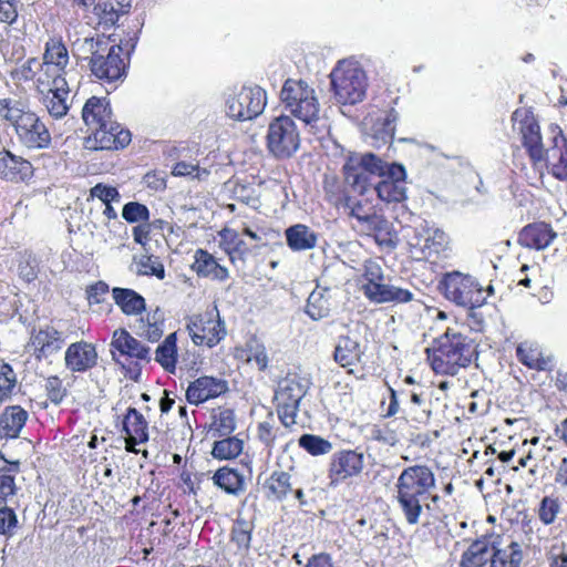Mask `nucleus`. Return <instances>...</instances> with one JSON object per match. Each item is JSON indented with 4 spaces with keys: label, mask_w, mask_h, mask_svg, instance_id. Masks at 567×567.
<instances>
[{
    "label": "nucleus",
    "mask_w": 567,
    "mask_h": 567,
    "mask_svg": "<svg viewBox=\"0 0 567 567\" xmlns=\"http://www.w3.org/2000/svg\"><path fill=\"white\" fill-rule=\"evenodd\" d=\"M435 487V475L427 465H411L400 473L395 483L394 497L409 525L419 524L424 507L430 508L429 499L437 501V495H432Z\"/></svg>",
    "instance_id": "obj_1"
},
{
    "label": "nucleus",
    "mask_w": 567,
    "mask_h": 567,
    "mask_svg": "<svg viewBox=\"0 0 567 567\" xmlns=\"http://www.w3.org/2000/svg\"><path fill=\"white\" fill-rule=\"evenodd\" d=\"M0 118L9 123L20 145L28 150H44L51 144L47 125L34 113L24 99H0Z\"/></svg>",
    "instance_id": "obj_2"
},
{
    "label": "nucleus",
    "mask_w": 567,
    "mask_h": 567,
    "mask_svg": "<svg viewBox=\"0 0 567 567\" xmlns=\"http://www.w3.org/2000/svg\"><path fill=\"white\" fill-rule=\"evenodd\" d=\"M477 346L474 341L447 328L434 340L432 348L425 350L431 368L437 374L456 375L461 369L468 367L477 357Z\"/></svg>",
    "instance_id": "obj_3"
},
{
    "label": "nucleus",
    "mask_w": 567,
    "mask_h": 567,
    "mask_svg": "<svg viewBox=\"0 0 567 567\" xmlns=\"http://www.w3.org/2000/svg\"><path fill=\"white\" fill-rule=\"evenodd\" d=\"M82 118L92 133L96 148L117 150L131 142L130 131L112 120V110L106 97H90L82 109Z\"/></svg>",
    "instance_id": "obj_4"
},
{
    "label": "nucleus",
    "mask_w": 567,
    "mask_h": 567,
    "mask_svg": "<svg viewBox=\"0 0 567 567\" xmlns=\"http://www.w3.org/2000/svg\"><path fill=\"white\" fill-rule=\"evenodd\" d=\"M79 51L89 60L92 74L106 82H115L125 75L126 63L121 45L113 44L104 35L87 37L79 42Z\"/></svg>",
    "instance_id": "obj_5"
},
{
    "label": "nucleus",
    "mask_w": 567,
    "mask_h": 567,
    "mask_svg": "<svg viewBox=\"0 0 567 567\" xmlns=\"http://www.w3.org/2000/svg\"><path fill=\"white\" fill-rule=\"evenodd\" d=\"M285 109L311 131L320 121V103L316 90L303 80L288 79L280 91Z\"/></svg>",
    "instance_id": "obj_6"
},
{
    "label": "nucleus",
    "mask_w": 567,
    "mask_h": 567,
    "mask_svg": "<svg viewBox=\"0 0 567 567\" xmlns=\"http://www.w3.org/2000/svg\"><path fill=\"white\" fill-rule=\"evenodd\" d=\"M334 99L343 105H354L365 97L368 76L361 64L346 59L337 63L330 73Z\"/></svg>",
    "instance_id": "obj_7"
},
{
    "label": "nucleus",
    "mask_w": 567,
    "mask_h": 567,
    "mask_svg": "<svg viewBox=\"0 0 567 567\" xmlns=\"http://www.w3.org/2000/svg\"><path fill=\"white\" fill-rule=\"evenodd\" d=\"M383 164L384 162L372 153L352 155L343 166L344 181L353 192L364 195L370 189L373 190V184L377 182L374 179L383 172Z\"/></svg>",
    "instance_id": "obj_8"
},
{
    "label": "nucleus",
    "mask_w": 567,
    "mask_h": 567,
    "mask_svg": "<svg viewBox=\"0 0 567 567\" xmlns=\"http://www.w3.org/2000/svg\"><path fill=\"white\" fill-rule=\"evenodd\" d=\"M266 103L267 96L264 89L258 85L243 86L227 95L226 114L236 121H249L262 113Z\"/></svg>",
    "instance_id": "obj_9"
},
{
    "label": "nucleus",
    "mask_w": 567,
    "mask_h": 567,
    "mask_svg": "<svg viewBox=\"0 0 567 567\" xmlns=\"http://www.w3.org/2000/svg\"><path fill=\"white\" fill-rule=\"evenodd\" d=\"M299 146V131L289 115H280L270 122L267 132V147L274 156L290 157Z\"/></svg>",
    "instance_id": "obj_10"
},
{
    "label": "nucleus",
    "mask_w": 567,
    "mask_h": 567,
    "mask_svg": "<svg viewBox=\"0 0 567 567\" xmlns=\"http://www.w3.org/2000/svg\"><path fill=\"white\" fill-rule=\"evenodd\" d=\"M306 393L307 385L297 375H288L279 381L275 400L279 419L285 426L296 423L299 403Z\"/></svg>",
    "instance_id": "obj_11"
},
{
    "label": "nucleus",
    "mask_w": 567,
    "mask_h": 567,
    "mask_svg": "<svg viewBox=\"0 0 567 567\" xmlns=\"http://www.w3.org/2000/svg\"><path fill=\"white\" fill-rule=\"evenodd\" d=\"M440 286L444 297L460 307L474 308L480 303L482 289L470 275L460 271L445 274Z\"/></svg>",
    "instance_id": "obj_12"
},
{
    "label": "nucleus",
    "mask_w": 567,
    "mask_h": 567,
    "mask_svg": "<svg viewBox=\"0 0 567 567\" xmlns=\"http://www.w3.org/2000/svg\"><path fill=\"white\" fill-rule=\"evenodd\" d=\"M187 329L193 342L209 348L219 343L226 336L225 323L215 307L203 315H194L188 319Z\"/></svg>",
    "instance_id": "obj_13"
},
{
    "label": "nucleus",
    "mask_w": 567,
    "mask_h": 567,
    "mask_svg": "<svg viewBox=\"0 0 567 567\" xmlns=\"http://www.w3.org/2000/svg\"><path fill=\"white\" fill-rule=\"evenodd\" d=\"M383 172L378 176L373 184V192L385 203H399L406 198V172L405 168L396 163L388 164L384 162Z\"/></svg>",
    "instance_id": "obj_14"
},
{
    "label": "nucleus",
    "mask_w": 567,
    "mask_h": 567,
    "mask_svg": "<svg viewBox=\"0 0 567 567\" xmlns=\"http://www.w3.org/2000/svg\"><path fill=\"white\" fill-rule=\"evenodd\" d=\"M364 467V455L357 450H341L332 454L328 468L330 485L337 486L359 476Z\"/></svg>",
    "instance_id": "obj_15"
},
{
    "label": "nucleus",
    "mask_w": 567,
    "mask_h": 567,
    "mask_svg": "<svg viewBox=\"0 0 567 567\" xmlns=\"http://www.w3.org/2000/svg\"><path fill=\"white\" fill-rule=\"evenodd\" d=\"M227 390L228 385L225 380L205 375L189 383L186 399L188 403L198 405L221 395Z\"/></svg>",
    "instance_id": "obj_16"
},
{
    "label": "nucleus",
    "mask_w": 567,
    "mask_h": 567,
    "mask_svg": "<svg viewBox=\"0 0 567 567\" xmlns=\"http://www.w3.org/2000/svg\"><path fill=\"white\" fill-rule=\"evenodd\" d=\"M97 362L95 347L86 341L71 343L64 354L65 368L71 372H86Z\"/></svg>",
    "instance_id": "obj_17"
},
{
    "label": "nucleus",
    "mask_w": 567,
    "mask_h": 567,
    "mask_svg": "<svg viewBox=\"0 0 567 567\" xmlns=\"http://www.w3.org/2000/svg\"><path fill=\"white\" fill-rule=\"evenodd\" d=\"M553 146L544 151L546 163L551 174L560 181L567 179V140L559 130H553Z\"/></svg>",
    "instance_id": "obj_18"
},
{
    "label": "nucleus",
    "mask_w": 567,
    "mask_h": 567,
    "mask_svg": "<svg viewBox=\"0 0 567 567\" xmlns=\"http://www.w3.org/2000/svg\"><path fill=\"white\" fill-rule=\"evenodd\" d=\"M361 235L373 237L375 243L386 249H393L396 246V233L392 224L382 215L374 213L368 221L358 229Z\"/></svg>",
    "instance_id": "obj_19"
},
{
    "label": "nucleus",
    "mask_w": 567,
    "mask_h": 567,
    "mask_svg": "<svg viewBox=\"0 0 567 567\" xmlns=\"http://www.w3.org/2000/svg\"><path fill=\"white\" fill-rule=\"evenodd\" d=\"M364 296L375 303H405L413 300V292L393 285L385 284L384 280L373 285H363Z\"/></svg>",
    "instance_id": "obj_20"
},
{
    "label": "nucleus",
    "mask_w": 567,
    "mask_h": 567,
    "mask_svg": "<svg viewBox=\"0 0 567 567\" xmlns=\"http://www.w3.org/2000/svg\"><path fill=\"white\" fill-rule=\"evenodd\" d=\"M33 176L32 164L10 151L0 152V177L10 182H25Z\"/></svg>",
    "instance_id": "obj_21"
},
{
    "label": "nucleus",
    "mask_w": 567,
    "mask_h": 567,
    "mask_svg": "<svg viewBox=\"0 0 567 567\" xmlns=\"http://www.w3.org/2000/svg\"><path fill=\"white\" fill-rule=\"evenodd\" d=\"M365 347L354 332L340 336L334 348V360L342 368H348L361 362Z\"/></svg>",
    "instance_id": "obj_22"
},
{
    "label": "nucleus",
    "mask_w": 567,
    "mask_h": 567,
    "mask_svg": "<svg viewBox=\"0 0 567 567\" xmlns=\"http://www.w3.org/2000/svg\"><path fill=\"white\" fill-rule=\"evenodd\" d=\"M557 237L551 226L546 223H534L525 226L518 237V243L527 248L543 250Z\"/></svg>",
    "instance_id": "obj_23"
},
{
    "label": "nucleus",
    "mask_w": 567,
    "mask_h": 567,
    "mask_svg": "<svg viewBox=\"0 0 567 567\" xmlns=\"http://www.w3.org/2000/svg\"><path fill=\"white\" fill-rule=\"evenodd\" d=\"M65 340L62 332L53 327H45L37 331L32 337V344L34 347L35 355L38 359H48L49 357L58 353Z\"/></svg>",
    "instance_id": "obj_24"
},
{
    "label": "nucleus",
    "mask_w": 567,
    "mask_h": 567,
    "mask_svg": "<svg viewBox=\"0 0 567 567\" xmlns=\"http://www.w3.org/2000/svg\"><path fill=\"white\" fill-rule=\"evenodd\" d=\"M520 134L523 145L526 147L535 165L542 163L545 158L542 144L540 128L534 117H526L520 123Z\"/></svg>",
    "instance_id": "obj_25"
},
{
    "label": "nucleus",
    "mask_w": 567,
    "mask_h": 567,
    "mask_svg": "<svg viewBox=\"0 0 567 567\" xmlns=\"http://www.w3.org/2000/svg\"><path fill=\"white\" fill-rule=\"evenodd\" d=\"M111 347L123 355L150 361V348L132 337L126 330H116L113 333Z\"/></svg>",
    "instance_id": "obj_26"
},
{
    "label": "nucleus",
    "mask_w": 567,
    "mask_h": 567,
    "mask_svg": "<svg viewBox=\"0 0 567 567\" xmlns=\"http://www.w3.org/2000/svg\"><path fill=\"white\" fill-rule=\"evenodd\" d=\"M20 472L19 461H8L0 453V502L7 504L19 491L16 484V475Z\"/></svg>",
    "instance_id": "obj_27"
},
{
    "label": "nucleus",
    "mask_w": 567,
    "mask_h": 567,
    "mask_svg": "<svg viewBox=\"0 0 567 567\" xmlns=\"http://www.w3.org/2000/svg\"><path fill=\"white\" fill-rule=\"evenodd\" d=\"M28 412L20 405L7 406L0 414V436L16 439L20 435L27 420Z\"/></svg>",
    "instance_id": "obj_28"
},
{
    "label": "nucleus",
    "mask_w": 567,
    "mask_h": 567,
    "mask_svg": "<svg viewBox=\"0 0 567 567\" xmlns=\"http://www.w3.org/2000/svg\"><path fill=\"white\" fill-rule=\"evenodd\" d=\"M494 543L491 538L483 537L473 542L461 557V567H483L487 561L491 563Z\"/></svg>",
    "instance_id": "obj_29"
},
{
    "label": "nucleus",
    "mask_w": 567,
    "mask_h": 567,
    "mask_svg": "<svg viewBox=\"0 0 567 567\" xmlns=\"http://www.w3.org/2000/svg\"><path fill=\"white\" fill-rule=\"evenodd\" d=\"M288 247L293 251L309 250L316 247L318 235L303 224L290 226L285 231Z\"/></svg>",
    "instance_id": "obj_30"
},
{
    "label": "nucleus",
    "mask_w": 567,
    "mask_h": 567,
    "mask_svg": "<svg viewBox=\"0 0 567 567\" xmlns=\"http://www.w3.org/2000/svg\"><path fill=\"white\" fill-rule=\"evenodd\" d=\"M291 476L285 471H274L262 484L265 496L272 501H282L292 492Z\"/></svg>",
    "instance_id": "obj_31"
},
{
    "label": "nucleus",
    "mask_w": 567,
    "mask_h": 567,
    "mask_svg": "<svg viewBox=\"0 0 567 567\" xmlns=\"http://www.w3.org/2000/svg\"><path fill=\"white\" fill-rule=\"evenodd\" d=\"M41 103L45 106L48 113L54 118H61L66 115L70 104H69V95L70 87L65 85L62 87V91L56 87L52 89V91L40 92Z\"/></svg>",
    "instance_id": "obj_32"
},
{
    "label": "nucleus",
    "mask_w": 567,
    "mask_h": 567,
    "mask_svg": "<svg viewBox=\"0 0 567 567\" xmlns=\"http://www.w3.org/2000/svg\"><path fill=\"white\" fill-rule=\"evenodd\" d=\"M37 74V90L39 93L52 91L54 87H56L58 91L60 87L62 91L63 86L69 85L65 79L66 71L64 69L41 63V69Z\"/></svg>",
    "instance_id": "obj_33"
},
{
    "label": "nucleus",
    "mask_w": 567,
    "mask_h": 567,
    "mask_svg": "<svg viewBox=\"0 0 567 567\" xmlns=\"http://www.w3.org/2000/svg\"><path fill=\"white\" fill-rule=\"evenodd\" d=\"M214 484L228 494L238 495L245 491V477L237 470L221 467L213 476Z\"/></svg>",
    "instance_id": "obj_34"
},
{
    "label": "nucleus",
    "mask_w": 567,
    "mask_h": 567,
    "mask_svg": "<svg viewBox=\"0 0 567 567\" xmlns=\"http://www.w3.org/2000/svg\"><path fill=\"white\" fill-rule=\"evenodd\" d=\"M523 560L522 545L517 542H511L505 548L493 550L489 567H520Z\"/></svg>",
    "instance_id": "obj_35"
},
{
    "label": "nucleus",
    "mask_w": 567,
    "mask_h": 567,
    "mask_svg": "<svg viewBox=\"0 0 567 567\" xmlns=\"http://www.w3.org/2000/svg\"><path fill=\"white\" fill-rule=\"evenodd\" d=\"M112 295L125 315H138L145 309L144 298L132 289L114 288Z\"/></svg>",
    "instance_id": "obj_36"
},
{
    "label": "nucleus",
    "mask_w": 567,
    "mask_h": 567,
    "mask_svg": "<svg viewBox=\"0 0 567 567\" xmlns=\"http://www.w3.org/2000/svg\"><path fill=\"white\" fill-rule=\"evenodd\" d=\"M331 310L330 296L327 289H315L308 297L306 313L312 320H320L329 316Z\"/></svg>",
    "instance_id": "obj_37"
},
{
    "label": "nucleus",
    "mask_w": 567,
    "mask_h": 567,
    "mask_svg": "<svg viewBox=\"0 0 567 567\" xmlns=\"http://www.w3.org/2000/svg\"><path fill=\"white\" fill-rule=\"evenodd\" d=\"M124 430L134 443H143L148 440L147 422L135 408L127 410L124 419Z\"/></svg>",
    "instance_id": "obj_38"
},
{
    "label": "nucleus",
    "mask_w": 567,
    "mask_h": 567,
    "mask_svg": "<svg viewBox=\"0 0 567 567\" xmlns=\"http://www.w3.org/2000/svg\"><path fill=\"white\" fill-rule=\"evenodd\" d=\"M69 59L68 49L61 39L51 38L45 43V51L42 61L43 64L50 66L54 65L65 70L69 64Z\"/></svg>",
    "instance_id": "obj_39"
},
{
    "label": "nucleus",
    "mask_w": 567,
    "mask_h": 567,
    "mask_svg": "<svg viewBox=\"0 0 567 567\" xmlns=\"http://www.w3.org/2000/svg\"><path fill=\"white\" fill-rule=\"evenodd\" d=\"M155 360L168 372H174L177 360L176 334H168L157 347Z\"/></svg>",
    "instance_id": "obj_40"
},
{
    "label": "nucleus",
    "mask_w": 567,
    "mask_h": 567,
    "mask_svg": "<svg viewBox=\"0 0 567 567\" xmlns=\"http://www.w3.org/2000/svg\"><path fill=\"white\" fill-rule=\"evenodd\" d=\"M449 245V238L446 234L441 229H429L424 238L422 246L423 257L432 259L437 257L440 254L446 250Z\"/></svg>",
    "instance_id": "obj_41"
},
{
    "label": "nucleus",
    "mask_w": 567,
    "mask_h": 567,
    "mask_svg": "<svg viewBox=\"0 0 567 567\" xmlns=\"http://www.w3.org/2000/svg\"><path fill=\"white\" fill-rule=\"evenodd\" d=\"M252 526L245 519H236L231 528L230 544L236 546V553L245 556L251 542Z\"/></svg>",
    "instance_id": "obj_42"
},
{
    "label": "nucleus",
    "mask_w": 567,
    "mask_h": 567,
    "mask_svg": "<svg viewBox=\"0 0 567 567\" xmlns=\"http://www.w3.org/2000/svg\"><path fill=\"white\" fill-rule=\"evenodd\" d=\"M516 355L519 362L529 369L545 370L546 360L543 358L539 347L534 343L523 342L516 349Z\"/></svg>",
    "instance_id": "obj_43"
},
{
    "label": "nucleus",
    "mask_w": 567,
    "mask_h": 567,
    "mask_svg": "<svg viewBox=\"0 0 567 567\" xmlns=\"http://www.w3.org/2000/svg\"><path fill=\"white\" fill-rule=\"evenodd\" d=\"M405 425V421L393 420L384 425L378 426L372 431L374 440L386 444L389 446H395L401 437L403 436L402 426Z\"/></svg>",
    "instance_id": "obj_44"
},
{
    "label": "nucleus",
    "mask_w": 567,
    "mask_h": 567,
    "mask_svg": "<svg viewBox=\"0 0 567 567\" xmlns=\"http://www.w3.org/2000/svg\"><path fill=\"white\" fill-rule=\"evenodd\" d=\"M398 117L399 115L393 109L386 111L382 116H380L373 125L374 138L382 143L391 142L394 136Z\"/></svg>",
    "instance_id": "obj_45"
},
{
    "label": "nucleus",
    "mask_w": 567,
    "mask_h": 567,
    "mask_svg": "<svg viewBox=\"0 0 567 567\" xmlns=\"http://www.w3.org/2000/svg\"><path fill=\"white\" fill-rule=\"evenodd\" d=\"M243 441L236 436L217 441L213 447V455L216 458L228 460L238 456L243 451Z\"/></svg>",
    "instance_id": "obj_46"
},
{
    "label": "nucleus",
    "mask_w": 567,
    "mask_h": 567,
    "mask_svg": "<svg viewBox=\"0 0 567 567\" xmlns=\"http://www.w3.org/2000/svg\"><path fill=\"white\" fill-rule=\"evenodd\" d=\"M561 511L560 501L555 496H545L542 498L537 516L544 525H551Z\"/></svg>",
    "instance_id": "obj_47"
},
{
    "label": "nucleus",
    "mask_w": 567,
    "mask_h": 567,
    "mask_svg": "<svg viewBox=\"0 0 567 567\" xmlns=\"http://www.w3.org/2000/svg\"><path fill=\"white\" fill-rule=\"evenodd\" d=\"M299 445L313 456L328 454L332 450L331 442L312 434L301 435Z\"/></svg>",
    "instance_id": "obj_48"
},
{
    "label": "nucleus",
    "mask_w": 567,
    "mask_h": 567,
    "mask_svg": "<svg viewBox=\"0 0 567 567\" xmlns=\"http://www.w3.org/2000/svg\"><path fill=\"white\" fill-rule=\"evenodd\" d=\"M93 12L97 18V23L105 27H113L123 13L115 8L114 2L104 1L95 3Z\"/></svg>",
    "instance_id": "obj_49"
},
{
    "label": "nucleus",
    "mask_w": 567,
    "mask_h": 567,
    "mask_svg": "<svg viewBox=\"0 0 567 567\" xmlns=\"http://www.w3.org/2000/svg\"><path fill=\"white\" fill-rule=\"evenodd\" d=\"M137 274L143 276H155L158 279H164L165 268L158 257L141 256L136 261Z\"/></svg>",
    "instance_id": "obj_50"
},
{
    "label": "nucleus",
    "mask_w": 567,
    "mask_h": 567,
    "mask_svg": "<svg viewBox=\"0 0 567 567\" xmlns=\"http://www.w3.org/2000/svg\"><path fill=\"white\" fill-rule=\"evenodd\" d=\"M38 260L32 252L23 251L19 255L18 272L19 277L27 282L33 281L38 276Z\"/></svg>",
    "instance_id": "obj_51"
},
{
    "label": "nucleus",
    "mask_w": 567,
    "mask_h": 567,
    "mask_svg": "<svg viewBox=\"0 0 567 567\" xmlns=\"http://www.w3.org/2000/svg\"><path fill=\"white\" fill-rule=\"evenodd\" d=\"M17 385V374L8 363H0V404L11 398Z\"/></svg>",
    "instance_id": "obj_52"
},
{
    "label": "nucleus",
    "mask_w": 567,
    "mask_h": 567,
    "mask_svg": "<svg viewBox=\"0 0 567 567\" xmlns=\"http://www.w3.org/2000/svg\"><path fill=\"white\" fill-rule=\"evenodd\" d=\"M217 264L215 257L204 249H197L194 255L193 270L199 277H209L212 271Z\"/></svg>",
    "instance_id": "obj_53"
},
{
    "label": "nucleus",
    "mask_w": 567,
    "mask_h": 567,
    "mask_svg": "<svg viewBox=\"0 0 567 567\" xmlns=\"http://www.w3.org/2000/svg\"><path fill=\"white\" fill-rule=\"evenodd\" d=\"M213 426L220 436L229 435L236 429L234 411L230 409L220 410L214 415Z\"/></svg>",
    "instance_id": "obj_54"
},
{
    "label": "nucleus",
    "mask_w": 567,
    "mask_h": 567,
    "mask_svg": "<svg viewBox=\"0 0 567 567\" xmlns=\"http://www.w3.org/2000/svg\"><path fill=\"white\" fill-rule=\"evenodd\" d=\"M137 330L140 336L151 342L158 341L163 334L162 322L156 318V313L152 316V319L148 317L146 321L142 319L137 326Z\"/></svg>",
    "instance_id": "obj_55"
},
{
    "label": "nucleus",
    "mask_w": 567,
    "mask_h": 567,
    "mask_svg": "<svg viewBox=\"0 0 567 567\" xmlns=\"http://www.w3.org/2000/svg\"><path fill=\"white\" fill-rule=\"evenodd\" d=\"M172 173L174 176L189 177L198 181L205 179L209 175L206 168H200L197 164L184 161L176 163Z\"/></svg>",
    "instance_id": "obj_56"
},
{
    "label": "nucleus",
    "mask_w": 567,
    "mask_h": 567,
    "mask_svg": "<svg viewBox=\"0 0 567 567\" xmlns=\"http://www.w3.org/2000/svg\"><path fill=\"white\" fill-rule=\"evenodd\" d=\"M122 217L128 223L146 221L150 218V210L141 203L130 202L124 205Z\"/></svg>",
    "instance_id": "obj_57"
},
{
    "label": "nucleus",
    "mask_w": 567,
    "mask_h": 567,
    "mask_svg": "<svg viewBox=\"0 0 567 567\" xmlns=\"http://www.w3.org/2000/svg\"><path fill=\"white\" fill-rule=\"evenodd\" d=\"M346 207L349 209V216L355 219V224H352V228L357 231L374 214L371 209H365L361 202L348 199Z\"/></svg>",
    "instance_id": "obj_58"
},
{
    "label": "nucleus",
    "mask_w": 567,
    "mask_h": 567,
    "mask_svg": "<svg viewBox=\"0 0 567 567\" xmlns=\"http://www.w3.org/2000/svg\"><path fill=\"white\" fill-rule=\"evenodd\" d=\"M45 392L49 400L54 404H60L68 393L58 375H51L45 380Z\"/></svg>",
    "instance_id": "obj_59"
},
{
    "label": "nucleus",
    "mask_w": 567,
    "mask_h": 567,
    "mask_svg": "<svg viewBox=\"0 0 567 567\" xmlns=\"http://www.w3.org/2000/svg\"><path fill=\"white\" fill-rule=\"evenodd\" d=\"M247 360L254 362L258 370L265 371L269 362L265 346L258 342L250 343Z\"/></svg>",
    "instance_id": "obj_60"
},
{
    "label": "nucleus",
    "mask_w": 567,
    "mask_h": 567,
    "mask_svg": "<svg viewBox=\"0 0 567 567\" xmlns=\"http://www.w3.org/2000/svg\"><path fill=\"white\" fill-rule=\"evenodd\" d=\"M91 196L94 198H99L103 204L120 202V193L115 187L107 186L104 184H96L91 189Z\"/></svg>",
    "instance_id": "obj_61"
},
{
    "label": "nucleus",
    "mask_w": 567,
    "mask_h": 567,
    "mask_svg": "<svg viewBox=\"0 0 567 567\" xmlns=\"http://www.w3.org/2000/svg\"><path fill=\"white\" fill-rule=\"evenodd\" d=\"M17 524L18 518L12 508L8 506L0 508V534L11 536Z\"/></svg>",
    "instance_id": "obj_62"
},
{
    "label": "nucleus",
    "mask_w": 567,
    "mask_h": 567,
    "mask_svg": "<svg viewBox=\"0 0 567 567\" xmlns=\"http://www.w3.org/2000/svg\"><path fill=\"white\" fill-rule=\"evenodd\" d=\"M362 276L365 280L364 285H373L380 282V280H384L381 265L377 260L372 259L364 262Z\"/></svg>",
    "instance_id": "obj_63"
},
{
    "label": "nucleus",
    "mask_w": 567,
    "mask_h": 567,
    "mask_svg": "<svg viewBox=\"0 0 567 567\" xmlns=\"http://www.w3.org/2000/svg\"><path fill=\"white\" fill-rule=\"evenodd\" d=\"M18 0H0V21L13 23L18 18Z\"/></svg>",
    "instance_id": "obj_64"
}]
</instances>
